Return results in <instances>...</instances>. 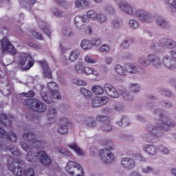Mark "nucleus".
<instances>
[{"mask_svg": "<svg viewBox=\"0 0 176 176\" xmlns=\"http://www.w3.org/2000/svg\"><path fill=\"white\" fill-rule=\"evenodd\" d=\"M115 71L118 75H120L121 76H124V75H126L127 72V65H126L125 68H124L120 65H117L115 67Z\"/></svg>", "mask_w": 176, "mask_h": 176, "instance_id": "58836bf2", "label": "nucleus"}, {"mask_svg": "<svg viewBox=\"0 0 176 176\" xmlns=\"http://www.w3.org/2000/svg\"><path fill=\"white\" fill-rule=\"evenodd\" d=\"M116 124L118 126H124V127H127V126H130V119L129 117L124 116L119 120L116 121Z\"/></svg>", "mask_w": 176, "mask_h": 176, "instance_id": "72a5a7b5", "label": "nucleus"}, {"mask_svg": "<svg viewBox=\"0 0 176 176\" xmlns=\"http://www.w3.org/2000/svg\"><path fill=\"white\" fill-rule=\"evenodd\" d=\"M154 120L155 125L148 124L145 126L146 131L148 133H143L142 137L147 141H151L153 138H160L163 137L164 131H167L170 127L175 126V122L171 118L163 115V110L161 109H156L153 112Z\"/></svg>", "mask_w": 176, "mask_h": 176, "instance_id": "f257e3e1", "label": "nucleus"}, {"mask_svg": "<svg viewBox=\"0 0 176 176\" xmlns=\"http://www.w3.org/2000/svg\"><path fill=\"white\" fill-rule=\"evenodd\" d=\"M148 60L155 69H159V68L162 67V64L169 71L176 69V63L171 59L170 55H164L162 58L160 59V56L155 54H150L148 55Z\"/></svg>", "mask_w": 176, "mask_h": 176, "instance_id": "7ed1b4c3", "label": "nucleus"}, {"mask_svg": "<svg viewBox=\"0 0 176 176\" xmlns=\"http://www.w3.org/2000/svg\"><path fill=\"white\" fill-rule=\"evenodd\" d=\"M129 87L130 91L131 93H133V94H137L138 93H140L141 90V87L138 83H131L129 84Z\"/></svg>", "mask_w": 176, "mask_h": 176, "instance_id": "4c0bfd02", "label": "nucleus"}, {"mask_svg": "<svg viewBox=\"0 0 176 176\" xmlns=\"http://www.w3.org/2000/svg\"><path fill=\"white\" fill-rule=\"evenodd\" d=\"M25 105L29 109H32L38 113H43L47 109V106L38 99H28L25 102Z\"/></svg>", "mask_w": 176, "mask_h": 176, "instance_id": "423d86ee", "label": "nucleus"}, {"mask_svg": "<svg viewBox=\"0 0 176 176\" xmlns=\"http://www.w3.org/2000/svg\"><path fill=\"white\" fill-rule=\"evenodd\" d=\"M68 147L70 149H72L73 151H74V152H76V153L78 156H83V155H85V153L83 152V151L80 149V147H79V146H78L76 143H72L68 145Z\"/></svg>", "mask_w": 176, "mask_h": 176, "instance_id": "473e14b6", "label": "nucleus"}, {"mask_svg": "<svg viewBox=\"0 0 176 176\" xmlns=\"http://www.w3.org/2000/svg\"><path fill=\"white\" fill-rule=\"evenodd\" d=\"M91 45H92V49L93 47H98V46H100V45L102 43V41H101V38H96L91 41Z\"/></svg>", "mask_w": 176, "mask_h": 176, "instance_id": "bf43d9fd", "label": "nucleus"}, {"mask_svg": "<svg viewBox=\"0 0 176 176\" xmlns=\"http://www.w3.org/2000/svg\"><path fill=\"white\" fill-rule=\"evenodd\" d=\"M85 75H95V76H98V72L93 67H85L83 69V73Z\"/></svg>", "mask_w": 176, "mask_h": 176, "instance_id": "e433bc0d", "label": "nucleus"}, {"mask_svg": "<svg viewBox=\"0 0 176 176\" xmlns=\"http://www.w3.org/2000/svg\"><path fill=\"white\" fill-rule=\"evenodd\" d=\"M38 26L43 31L44 34L50 38V30L46 28V24L43 20H39L38 22Z\"/></svg>", "mask_w": 176, "mask_h": 176, "instance_id": "79ce46f5", "label": "nucleus"}, {"mask_svg": "<svg viewBox=\"0 0 176 176\" xmlns=\"http://www.w3.org/2000/svg\"><path fill=\"white\" fill-rule=\"evenodd\" d=\"M145 69L140 65L138 63H129L126 65V72L131 75H136L137 74H142Z\"/></svg>", "mask_w": 176, "mask_h": 176, "instance_id": "9b49d317", "label": "nucleus"}, {"mask_svg": "<svg viewBox=\"0 0 176 176\" xmlns=\"http://www.w3.org/2000/svg\"><path fill=\"white\" fill-rule=\"evenodd\" d=\"M80 47L83 49V50H91L92 45L91 41L88 39H83L80 43Z\"/></svg>", "mask_w": 176, "mask_h": 176, "instance_id": "f704fd0d", "label": "nucleus"}, {"mask_svg": "<svg viewBox=\"0 0 176 176\" xmlns=\"http://www.w3.org/2000/svg\"><path fill=\"white\" fill-rule=\"evenodd\" d=\"M91 91L96 96H101L104 94V88L100 85H95L92 87Z\"/></svg>", "mask_w": 176, "mask_h": 176, "instance_id": "c03bdc74", "label": "nucleus"}, {"mask_svg": "<svg viewBox=\"0 0 176 176\" xmlns=\"http://www.w3.org/2000/svg\"><path fill=\"white\" fill-rule=\"evenodd\" d=\"M142 151L147 153V155H150V156H155L157 153L156 147L152 144H144L142 146Z\"/></svg>", "mask_w": 176, "mask_h": 176, "instance_id": "b1692460", "label": "nucleus"}, {"mask_svg": "<svg viewBox=\"0 0 176 176\" xmlns=\"http://www.w3.org/2000/svg\"><path fill=\"white\" fill-rule=\"evenodd\" d=\"M54 2L57 5H59V6H61L62 8H67V6L68 5V1L65 0H54Z\"/></svg>", "mask_w": 176, "mask_h": 176, "instance_id": "338daca9", "label": "nucleus"}, {"mask_svg": "<svg viewBox=\"0 0 176 176\" xmlns=\"http://www.w3.org/2000/svg\"><path fill=\"white\" fill-rule=\"evenodd\" d=\"M150 48L152 49V50H155V52H162V50H163V43L162 40H153L151 43Z\"/></svg>", "mask_w": 176, "mask_h": 176, "instance_id": "bb28decb", "label": "nucleus"}, {"mask_svg": "<svg viewBox=\"0 0 176 176\" xmlns=\"http://www.w3.org/2000/svg\"><path fill=\"white\" fill-rule=\"evenodd\" d=\"M84 68L85 67H83V64H82V63H78L74 66V69L78 74H83Z\"/></svg>", "mask_w": 176, "mask_h": 176, "instance_id": "052dcab7", "label": "nucleus"}, {"mask_svg": "<svg viewBox=\"0 0 176 176\" xmlns=\"http://www.w3.org/2000/svg\"><path fill=\"white\" fill-rule=\"evenodd\" d=\"M141 171L143 174H151L152 173H153V168H152V166H146L144 168H142L141 169Z\"/></svg>", "mask_w": 176, "mask_h": 176, "instance_id": "680f3d73", "label": "nucleus"}, {"mask_svg": "<svg viewBox=\"0 0 176 176\" xmlns=\"http://www.w3.org/2000/svg\"><path fill=\"white\" fill-rule=\"evenodd\" d=\"M13 120V116H6V114L0 115V122L3 124L4 126H10L12 121Z\"/></svg>", "mask_w": 176, "mask_h": 176, "instance_id": "c756f323", "label": "nucleus"}, {"mask_svg": "<svg viewBox=\"0 0 176 176\" xmlns=\"http://www.w3.org/2000/svg\"><path fill=\"white\" fill-rule=\"evenodd\" d=\"M118 92L124 101L131 102V101L134 100V96H133V94L123 87L119 88Z\"/></svg>", "mask_w": 176, "mask_h": 176, "instance_id": "412c9836", "label": "nucleus"}, {"mask_svg": "<svg viewBox=\"0 0 176 176\" xmlns=\"http://www.w3.org/2000/svg\"><path fill=\"white\" fill-rule=\"evenodd\" d=\"M162 42V47L165 49H175L176 43L171 38H164L161 39Z\"/></svg>", "mask_w": 176, "mask_h": 176, "instance_id": "393cba45", "label": "nucleus"}, {"mask_svg": "<svg viewBox=\"0 0 176 176\" xmlns=\"http://www.w3.org/2000/svg\"><path fill=\"white\" fill-rule=\"evenodd\" d=\"M19 64L22 67L23 71H28L34 67L35 60L31 55L28 54H22L20 56Z\"/></svg>", "mask_w": 176, "mask_h": 176, "instance_id": "6e6552de", "label": "nucleus"}, {"mask_svg": "<svg viewBox=\"0 0 176 176\" xmlns=\"http://www.w3.org/2000/svg\"><path fill=\"white\" fill-rule=\"evenodd\" d=\"M73 85H76V86H86L87 82L80 78H74L72 80Z\"/></svg>", "mask_w": 176, "mask_h": 176, "instance_id": "603ef678", "label": "nucleus"}, {"mask_svg": "<svg viewBox=\"0 0 176 176\" xmlns=\"http://www.w3.org/2000/svg\"><path fill=\"white\" fill-rule=\"evenodd\" d=\"M84 61L87 64H96V63H97V59L94 58L93 56H91V54H87L84 57Z\"/></svg>", "mask_w": 176, "mask_h": 176, "instance_id": "de8ad7c7", "label": "nucleus"}, {"mask_svg": "<svg viewBox=\"0 0 176 176\" xmlns=\"http://www.w3.org/2000/svg\"><path fill=\"white\" fill-rule=\"evenodd\" d=\"M138 62L139 63V64H140V65H142V67H144L145 68H146V67H149L150 65V62L149 60L148 59V56L147 57L140 56L138 58Z\"/></svg>", "mask_w": 176, "mask_h": 176, "instance_id": "37998d69", "label": "nucleus"}, {"mask_svg": "<svg viewBox=\"0 0 176 176\" xmlns=\"http://www.w3.org/2000/svg\"><path fill=\"white\" fill-rule=\"evenodd\" d=\"M3 151H9L10 153L14 155V156H20V151L17 147L14 146H10L9 147H5L3 146H1Z\"/></svg>", "mask_w": 176, "mask_h": 176, "instance_id": "2f4dec72", "label": "nucleus"}, {"mask_svg": "<svg viewBox=\"0 0 176 176\" xmlns=\"http://www.w3.org/2000/svg\"><path fill=\"white\" fill-rule=\"evenodd\" d=\"M69 124V120L65 117L60 119L59 127L58 128V133L59 134H67L68 133V125Z\"/></svg>", "mask_w": 176, "mask_h": 176, "instance_id": "f3484780", "label": "nucleus"}, {"mask_svg": "<svg viewBox=\"0 0 176 176\" xmlns=\"http://www.w3.org/2000/svg\"><path fill=\"white\" fill-rule=\"evenodd\" d=\"M96 119L97 122H100V123H107V122H109V118L107 116L104 115H98L96 117Z\"/></svg>", "mask_w": 176, "mask_h": 176, "instance_id": "3c124183", "label": "nucleus"}, {"mask_svg": "<svg viewBox=\"0 0 176 176\" xmlns=\"http://www.w3.org/2000/svg\"><path fill=\"white\" fill-rule=\"evenodd\" d=\"M28 35L30 38H36V39H39L40 41H42L43 39V36H42V34L38 32L35 31H30L28 32Z\"/></svg>", "mask_w": 176, "mask_h": 176, "instance_id": "8fccbe9b", "label": "nucleus"}, {"mask_svg": "<svg viewBox=\"0 0 176 176\" xmlns=\"http://www.w3.org/2000/svg\"><path fill=\"white\" fill-rule=\"evenodd\" d=\"M75 7L77 9H86L90 6V1L89 0H76L74 2Z\"/></svg>", "mask_w": 176, "mask_h": 176, "instance_id": "c85d7f7f", "label": "nucleus"}, {"mask_svg": "<svg viewBox=\"0 0 176 176\" xmlns=\"http://www.w3.org/2000/svg\"><path fill=\"white\" fill-rule=\"evenodd\" d=\"M80 93H81V94H82V96L87 98H91V97H93L91 95V91L85 87H81L80 89Z\"/></svg>", "mask_w": 176, "mask_h": 176, "instance_id": "09e8293b", "label": "nucleus"}, {"mask_svg": "<svg viewBox=\"0 0 176 176\" xmlns=\"http://www.w3.org/2000/svg\"><path fill=\"white\" fill-rule=\"evenodd\" d=\"M158 149L161 153H163V155H168L170 153V151L168 148L160 145L158 146Z\"/></svg>", "mask_w": 176, "mask_h": 176, "instance_id": "774afa93", "label": "nucleus"}, {"mask_svg": "<svg viewBox=\"0 0 176 176\" xmlns=\"http://www.w3.org/2000/svg\"><path fill=\"white\" fill-rule=\"evenodd\" d=\"M121 166L125 170H131L135 167V161L131 157H124L121 160Z\"/></svg>", "mask_w": 176, "mask_h": 176, "instance_id": "a211bd4d", "label": "nucleus"}, {"mask_svg": "<svg viewBox=\"0 0 176 176\" xmlns=\"http://www.w3.org/2000/svg\"><path fill=\"white\" fill-rule=\"evenodd\" d=\"M156 27L164 30L166 28H170L171 27V23L162 16H158L155 18V20Z\"/></svg>", "mask_w": 176, "mask_h": 176, "instance_id": "dca6fc26", "label": "nucleus"}, {"mask_svg": "<svg viewBox=\"0 0 176 176\" xmlns=\"http://www.w3.org/2000/svg\"><path fill=\"white\" fill-rule=\"evenodd\" d=\"M159 93H160V94L162 96H166V97H171V96L173 95V94L171 93V91L164 88V89H160V90H158Z\"/></svg>", "mask_w": 176, "mask_h": 176, "instance_id": "4d7b16f0", "label": "nucleus"}, {"mask_svg": "<svg viewBox=\"0 0 176 176\" xmlns=\"http://www.w3.org/2000/svg\"><path fill=\"white\" fill-rule=\"evenodd\" d=\"M87 21H89V19H87L86 15H78L74 19V24L76 28L80 31H82L85 28L86 23H87Z\"/></svg>", "mask_w": 176, "mask_h": 176, "instance_id": "ddd939ff", "label": "nucleus"}, {"mask_svg": "<svg viewBox=\"0 0 176 176\" xmlns=\"http://www.w3.org/2000/svg\"><path fill=\"white\" fill-rule=\"evenodd\" d=\"M104 90L111 98H119V96H120L119 89L116 90V89L111 84H104Z\"/></svg>", "mask_w": 176, "mask_h": 176, "instance_id": "4468645a", "label": "nucleus"}, {"mask_svg": "<svg viewBox=\"0 0 176 176\" xmlns=\"http://www.w3.org/2000/svg\"><path fill=\"white\" fill-rule=\"evenodd\" d=\"M104 12H106V13H107L110 16H113V14H115V12H116L115 8H113L111 6H104Z\"/></svg>", "mask_w": 176, "mask_h": 176, "instance_id": "6e6d98bb", "label": "nucleus"}, {"mask_svg": "<svg viewBox=\"0 0 176 176\" xmlns=\"http://www.w3.org/2000/svg\"><path fill=\"white\" fill-rule=\"evenodd\" d=\"M23 164L24 162L20 160H16L12 157L8 159V167L9 170H12V173H13L14 175L35 176V170L32 168L23 170Z\"/></svg>", "mask_w": 176, "mask_h": 176, "instance_id": "20e7f679", "label": "nucleus"}, {"mask_svg": "<svg viewBox=\"0 0 176 176\" xmlns=\"http://www.w3.org/2000/svg\"><path fill=\"white\" fill-rule=\"evenodd\" d=\"M56 151L57 152H58V153H61V155H63V156H71V152L67 151L65 149L61 147H57Z\"/></svg>", "mask_w": 176, "mask_h": 176, "instance_id": "e2e57ef3", "label": "nucleus"}, {"mask_svg": "<svg viewBox=\"0 0 176 176\" xmlns=\"http://www.w3.org/2000/svg\"><path fill=\"white\" fill-rule=\"evenodd\" d=\"M165 5H168L172 10L176 12V0H164Z\"/></svg>", "mask_w": 176, "mask_h": 176, "instance_id": "864d4df0", "label": "nucleus"}, {"mask_svg": "<svg viewBox=\"0 0 176 176\" xmlns=\"http://www.w3.org/2000/svg\"><path fill=\"white\" fill-rule=\"evenodd\" d=\"M109 101V99L107 96H98L95 97L92 100V107L94 108H100V107H102V105H105Z\"/></svg>", "mask_w": 176, "mask_h": 176, "instance_id": "aec40b11", "label": "nucleus"}, {"mask_svg": "<svg viewBox=\"0 0 176 176\" xmlns=\"http://www.w3.org/2000/svg\"><path fill=\"white\" fill-rule=\"evenodd\" d=\"M98 52H100V53H108L109 52V46L107 44H104L98 48Z\"/></svg>", "mask_w": 176, "mask_h": 176, "instance_id": "0e129e2a", "label": "nucleus"}, {"mask_svg": "<svg viewBox=\"0 0 176 176\" xmlns=\"http://www.w3.org/2000/svg\"><path fill=\"white\" fill-rule=\"evenodd\" d=\"M98 16V13H97V11L94 10H89L87 12V19H89V20H91V21H96Z\"/></svg>", "mask_w": 176, "mask_h": 176, "instance_id": "a19ab883", "label": "nucleus"}, {"mask_svg": "<svg viewBox=\"0 0 176 176\" xmlns=\"http://www.w3.org/2000/svg\"><path fill=\"white\" fill-rule=\"evenodd\" d=\"M0 44V48H1L2 52H8V53H11L13 56L16 54L17 50H16V48L14 46H13L10 42H9V40H8V38L4 37L1 41Z\"/></svg>", "mask_w": 176, "mask_h": 176, "instance_id": "9d476101", "label": "nucleus"}, {"mask_svg": "<svg viewBox=\"0 0 176 176\" xmlns=\"http://www.w3.org/2000/svg\"><path fill=\"white\" fill-rule=\"evenodd\" d=\"M50 12L52 14L54 17H65L67 19V21H71V14H64V11L60 10V9L56 8V7H52L50 8Z\"/></svg>", "mask_w": 176, "mask_h": 176, "instance_id": "4be33fe9", "label": "nucleus"}, {"mask_svg": "<svg viewBox=\"0 0 176 176\" xmlns=\"http://www.w3.org/2000/svg\"><path fill=\"white\" fill-rule=\"evenodd\" d=\"M40 64L44 71L43 75L45 78H47V79H52V70L50 69V67H49V65L47 64V62L46 61H41Z\"/></svg>", "mask_w": 176, "mask_h": 176, "instance_id": "a878e982", "label": "nucleus"}, {"mask_svg": "<svg viewBox=\"0 0 176 176\" xmlns=\"http://www.w3.org/2000/svg\"><path fill=\"white\" fill-rule=\"evenodd\" d=\"M47 89L52 98H54L55 100H61V95L60 94V92H58V86L57 85V83L54 82H49L47 84Z\"/></svg>", "mask_w": 176, "mask_h": 176, "instance_id": "f8f14e48", "label": "nucleus"}, {"mask_svg": "<svg viewBox=\"0 0 176 176\" xmlns=\"http://www.w3.org/2000/svg\"><path fill=\"white\" fill-rule=\"evenodd\" d=\"M56 116H57V110L54 107L50 108L47 113L48 124H51V123H54V119L56 118Z\"/></svg>", "mask_w": 176, "mask_h": 176, "instance_id": "cd10ccee", "label": "nucleus"}, {"mask_svg": "<svg viewBox=\"0 0 176 176\" xmlns=\"http://www.w3.org/2000/svg\"><path fill=\"white\" fill-rule=\"evenodd\" d=\"M111 26L114 30H119L123 27V22L120 19H113L111 22Z\"/></svg>", "mask_w": 176, "mask_h": 176, "instance_id": "a18cd8bd", "label": "nucleus"}, {"mask_svg": "<svg viewBox=\"0 0 176 176\" xmlns=\"http://www.w3.org/2000/svg\"><path fill=\"white\" fill-rule=\"evenodd\" d=\"M103 145H105V148L99 151V155L101 160L104 163H112L115 160V156L111 152L115 149V143L112 140H104L102 142Z\"/></svg>", "mask_w": 176, "mask_h": 176, "instance_id": "39448f33", "label": "nucleus"}, {"mask_svg": "<svg viewBox=\"0 0 176 176\" xmlns=\"http://www.w3.org/2000/svg\"><path fill=\"white\" fill-rule=\"evenodd\" d=\"M133 16L142 23H145L146 24H149L153 21V16L142 8L135 10Z\"/></svg>", "mask_w": 176, "mask_h": 176, "instance_id": "0eeeda50", "label": "nucleus"}, {"mask_svg": "<svg viewBox=\"0 0 176 176\" xmlns=\"http://www.w3.org/2000/svg\"><path fill=\"white\" fill-rule=\"evenodd\" d=\"M100 129L102 131H104V133H111L113 129L112 124H111V120L102 124L100 126Z\"/></svg>", "mask_w": 176, "mask_h": 176, "instance_id": "c9c22d12", "label": "nucleus"}, {"mask_svg": "<svg viewBox=\"0 0 176 176\" xmlns=\"http://www.w3.org/2000/svg\"><path fill=\"white\" fill-rule=\"evenodd\" d=\"M23 139L25 141H28L29 144L28 145L24 142L21 143L22 149L25 151V152H28L25 156L26 160L30 163H35L38 159V154L32 153L31 149H32V148H36V149H43L46 148V142L36 139L35 135L31 133H23Z\"/></svg>", "mask_w": 176, "mask_h": 176, "instance_id": "f03ea898", "label": "nucleus"}, {"mask_svg": "<svg viewBox=\"0 0 176 176\" xmlns=\"http://www.w3.org/2000/svg\"><path fill=\"white\" fill-rule=\"evenodd\" d=\"M129 25L132 30H137L140 27V23L135 19H130L129 21Z\"/></svg>", "mask_w": 176, "mask_h": 176, "instance_id": "5fc2aeb1", "label": "nucleus"}, {"mask_svg": "<svg viewBox=\"0 0 176 176\" xmlns=\"http://www.w3.org/2000/svg\"><path fill=\"white\" fill-rule=\"evenodd\" d=\"M130 45H131V40L129 38L124 40L121 43V46L123 47V49H128V47H130Z\"/></svg>", "mask_w": 176, "mask_h": 176, "instance_id": "69168bd1", "label": "nucleus"}, {"mask_svg": "<svg viewBox=\"0 0 176 176\" xmlns=\"http://www.w3.org/2000/svg\"><path fill=\"white\" fill-rule=\"evenodd\" d=\"M37 159L39 160L40 163L44 166H50L52 163V159H50L47 154H46V152L43 151L37 153Z\"/></svg>", "mask_w": 176, "mask_h": 176, "instance_id": "6ab92c4d", "label": "nucleus"}, {"mask_svg": "<svg viewBox=\"0 0 176 176\" xmlns=\"http://www.w3.org/2000/svg\"><path fill=\"white\" fill-rule=\"evenodd\" d=\"M63 33L65 35V36H72L74 35V31H72V29L71 28H65L63 30Z\"/></svg>", "mask_w": 176, "mask_h": 176, "instance_id": "13d9d810", "label": "nucleus"}, {"mask_svg": "<svg viewBox=\"0 0 176 176\" xmlns=\"http://www.w3.org/2000/svg\"><path fill=\"white\" fill-rule=\"evenodd\" d=\"M114 2L117 3V6L120 12L127 16H134V6L125 0H114Z\"/></svg>", "mask_w": 176, "mask_h": 176, "instance_id": "1a4fd4ad", "label": "nucleus"}, {"mask_svg": "<svg viewBox=\"0 0 176 176\" xmlns=\"http://www.w3.org/2000/svg\"><path fill=\"white\" fill-rule=\"evenodd\" d=\"M82 123L84 126H86V127H89V129H94V127L97 126V122L93 116L86 117L83 120Z\"/></svg>", "mask_w": 176, "mask_h": 176, "instance_id": "5701e85b", "label": "nucleus"}, {"mask_svg": "<svg viewBox=\"0 0 176 176\" xmlns=\"http://www.w3.org/2000/svg\"><path fill=\"white\" fill-rule=\"evenodd\" d=\"M0 138L8 140V141H11V142H16V141H17V135L12 131L8 133L5 131L3 128L0 126Z\"/></svg>", "mask_w": 176, "mask_h": 176, "instance_id": "2eb2a0df", "label": "nucleus"}, {"mask_svg": "<svg viewBox=\"0 0 176 176\" xmlns=\"http://www.w3.org/2000/svg\"><path fill=\"white\" fill-rule=\"evenodd\" d=\"M41 97L42 100H43V101H45V102H46L47 104H52V102H53V99L47 96V93L43 91V90H42L41 92Z\"/></svg>", "mask_w": 176, "mask_h": 176, "instance_id": "49530a36", "label": "nucleus"}, {"mask_svg": "<svg viewBox=\"0 0 176 176\" xmlns=\"http://www.w3.org/2000/svg\"><path fill=\"white\" fill-rule=\"evenodd\" d=\"M79 56H80V50L78 49L73 50L69 52L68 60L71 63H74V61H76L77 58H79Z\"/></svg>", "mask_w": 176, "mask_h": 176, "instance_id": "7c9ffc66", "label": "nucleus"}, {"mask_svg": "<svg viewBox=\"0 0 176 176\" xmlns=\"http://www.w3.org/2000/svg\"><path fill=\"white\" fill-rule=\"evenodd\" d=\"M96 21L99 24H105L106 23H108V16L104 13H99L98 14Z\"/></svg>", "mask_w": 176, "mask_h": 176, "instance_id": "ea45409f", "label": "nucleus"}]
</instances>
